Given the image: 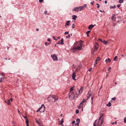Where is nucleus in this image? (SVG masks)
I'll return each instance as SVG.
<instances>
[{
    "label": "nucleus",
    "instance_id": "64",
    "mask_svg": "<svg viewBox=\"0 0 126 126\" xmlns=\"http://www.w3.org/2000/svg\"><path fill=\"white\" fill-rule=\"evenodd\" d=\"M58 43L59 44H61V43H60V41H59L58 42Z\"/></svg>",
    "mask_w": 126,
    "mask_h": 126
},
{
    "label": "nucleus",
    "instance_id": "4",
    "mask_svg": "<svg viewBox=\"0 0 126 126\" xmlns=\"http://www.w3.org/2000/svg\"><path fill=\"white\" fill-rule=\"evenodd\" d=\"M51 57L53 61L58 60V57L56 54L51 55Z\"/></svg>",
    "mask_w": 126,
    "mask_h": 126
},
{
    "label": "nucleus",
    "instance_id": "24",
    "mask_svg": "<svg viewBox=\"0 0 126 126\" xmlns=\"http://www.w3.org/2000/svg\"><path fill=\"white\" fill-rule=\"evenodd\" d=\"M51 43H47L46 42H45V44L46 46H47L51 44Z\"/></svg>",
    "mask_w": 126,
    "mask_h": 126
},
{
    "label": "nucleus",
    "instance_id": "40",
    "mask_svg": "<svg viewBox=\"0 0 126 126\" xmlns=\"http://www.w3.org/2000/svg\"><path fill=\"white\" fill-rule=\"evenodd\" d=\"M96 5H97V7L98 8H99V5L97 3L96 4Z\"/></svg>",
    "mask_w": 126,
    "mask_h": 126
},
{
    "label": "nucleus",
    "instance_id": "29",
    "mask_svg": "<svg viewBox=\"0 0 126 126\" xmlns=\"http://www.w3.org/2000/svg\"><path fill=\"white\" fill-rule=\"evenodd\" d=\"M111 19L112 20L115 21L116 19V18L114 17L113 16H112L111 18Z\"/></svg>",
    "mask_w": 126,
    "mask_h": 126
},
{
    "label": "nucleus",
    "instance_id": "42",
    "mask_svg": "<svg viewBox=\"0 0 126 126\" xmlns=\"http://www.w3.org/2000/svg\"><path fill=\"white\" fill-rule=\"evenodd\" d=\"M111 69V67H110L108 69V70L109 71V72H110V71Z\"/></svg>",
    "mask_w": 126,
    "mask_h": 126
},
{
    "label": "nucleus",
    "instance_id": "39",
    "mask_svg": "<svg viewBox=\"0 0 126 126\" xmlns=\"http://www.w3.org/2000/svg\"><path fill=\"white\" fill-rule=\"evenodd\" d=\"M63 119H62L61 120V122H60V123L61 124H62L63 122Z\"/></svg>",
    "mask_w": 126,
    "mask_h": 126
},
{
    "label": "nucleus",
    "instance_id": "28",
    "mask_svg": "<svg viewBox=\"0 0 126 126\" xmlns=\"http://www.w3.org/2000/svg\"><path fill=\"white\" fill-rule=\"evenodd\" d=\"M54 99H55V100L54 101V102H55V101H57L58 99V98L57 97H56H56H55V98H54Z\"/></svg>",
    "mask_w": 126,
    "mask_h": 126
},
{
    "label": "nucleus",
    "instance_id": "11",
    "mask_svg": "<svg viewBox=\"0 0 126 126\" xmlns=\"http://www.w3.org/2000/svg\"><path fill=\"white\" fill-rule=\"evenodd\" d=\"M75 87L74 86L70 88V91L69 92V94H70L71 93H72V94H73V93L72 91L73 90L74 88Z\"/></svg>",
    "mask_w": 126,
    "mask_h": 126
},
{
    "label": "nucleus",
    "instance_id": "18",
    "mask_svg": "<svg viewBox=\"0 0 126 126\" xmlns=\"http://www.w3.org/2000/svg\"><path fill=\"white\" fill-rule=\"evenodd\" d=\"M91 94H89L88 95H87V100H88L91 97Z\"/></svg>",
    "mask_w": 126,
    "mask_h": 126
},
{
    "label": "nucleus",
    "instance_id": "20",
    "mask_svg": "<svg viewBox=\"0 0 126 126\" xmlns=\"http://www.w3.org/2000/svg\"><path fill=\"white\" fill-rule=\"evenodd\" d=\"M115 7L116 6L115 5H114L113 6H110V9H111L115 8Z\"/></svg>",
    "mask_w": 126,
    "mask_h": 126
},
{
    "label": "nucleus",
    "instance_id": "58",
    "mask_svg": "<svg viewBox=\"0 0 126 126\" xmlns=\"http://www.w3.org/2000/svg\"><path fill=\"white\" fill-rule=\"evenodd\" d=\"M92 69V68H90V69L89 70V71L90 72L91 71Z\"/></svg>",
    "mask_w": 126,
    "mask_h": 126
},
{
    "label": "nucleus",
    "instance_id": "41",
    "mask_svg": "<svg viewBox=\"0 0 126 126\" xmlns=\"http://www.w3.org/2000/svg\"><path fill=\"white\" fill-rule=\"evenodd\" d=\"M97 60H95V62L94 63V65H95L97 64Z\"/></svg>",
    "mask_w": 126,
    "mask_h": 126
},
{
    "label": "nucleus",
    "instance_id": "54",
    "mask_svg": "<svg viewBox=\"0 0 126 126\" xmlns=\"http://www.w3.org/2000/svg\"><path fill=\"white\" fill-rule=\"evenodd\" d=\"M47 41H48L49 42L51 41L50 39V38H49L48 39H47Z\"/></svg>",
    "mask_w": 126,
    "mask_h": 126
},
{
    "label": "nucleus",
    "instance_id": "21",
    "mask_svg": "<svg viewBox=\"0 0 126 126\" xmlns=\"http://www.w3.org/2000/svg\"><path fill=\"white\" fill-rule=\"evenodd\" d=\"M90 32H91L90 31H88L87 32H86V33L87 35V36H89V33Z\"/></svg>",
    "mask_w": 126,
    "mask_h": 126
},
{
    "label": "nucleus",
    "instance_id": "48",
    "mask_svg": "<svg viewBox=\"0 0 126 126\" xmlns=\"http://www.w3.org/2000/svg\"><path fill=\"white\" fill-rule=\"evenodd\" d=\"M17 110H18V113H19V114H22L20 112V111H19V110L18 109H17Z\"/></svg>",
    "mask_w": 126,
    "mask_h": 126
},
{
    "label": "nucleus",
    "instance_id": "5",
    "mask_svg": "<svg viewBox=\"0 0 126 126\" xmlns=\"http://www.w3.org/2000/svg\"><path fill=\"white\" fill-rule=\"evenodd\" d=\"M87 5L86 4H85L84 6H79V11H81V10H83V9L86 8L87 7Z\"/></svg>",
    "mask_w": 126,
    "mask_h": 126
},
{
    "label": "nucleus",
    "instance_id": "15",
    "mask_svg": "<svg viewBox=\"0 0 126 126\" xmlns=\"http://www.w3.org/2000/svg\"><path fill=\"white\" fill-rule=\"evenodd\" d=\"M55 97V95H50L49 96H48L47 98V99L48 100H49V98L50 97H52L53 98H54Z\"/></svg>",
    "mask_w": 126,
    "mask_h": 126
},
{
    "label": "nucleus",
    "instance_id": "19",
    "mask_svg": "<svg viewBox=\"0 0 126 126\" xmlns=\"http://www.w3.org/2000/svg\"><path fill=\"white\" fill-rule=\"evenodd\" d=\"M61 44L62 45H63L64 44V43H63V39H62L61 40Z\"/></svg>",
    "mask_w": 126,
    "mask_h": 126
},
{
    "label": "nucleus",
    "instance_id": "27",
    "mask_svg": "<svg viewBox=\"0 0 126 126\" xmlns=\"http://www.w3.org/2000/svg\"><path fill=\"white\" fill-rule=\"evenodd\" d=\"M117 56H116L114 58L113 60L114 61H116L117 60Z\"/></svg>",
    "mask_w": 126,
    "mask_h": 126
},
{
    "label": "nucleus",
    "instance_id": "16",
    "mask_svg": "<svg viewBox=\"0 0 126 126\" xmlns=\"http://www.w3.org/2000/svg\"><path fill=\"white\" fill-rule=\"evenodd\" d=\"M111 60L109 58H108L107 59H106L105 60V62L107 63L108 62L110 63L111 61Z\"/></svg>",
    "mask_w": 126,
    "mask_h": 126
},
{
    "label": "nucleus",
    "instance_id": "31",
    "mask_svg": "<svg viewBox=\"0 0 126 126\" xmlns=\"http://www.w3.org/2000/svg\"><path fill=\"white\" fill-rule=\"evenodd\" d=\"M7 103L8 104V105H9V104L10 103V100H8L7 101Z\"/></svg>",
    "mask_w": 126,
    "mask_h": 126
},
{
    "label": "nucleus",
    "instance_id": "2",
    "mask_svg": "<svg viewBox=\"0 0 126 126\" xmlns=\"http://www.w3.org/2000/svg\"><path fill=\"white\" fill-rule=\"evenodd\" d=\"M82 41L81 40L79 42L80 46H77L76 47H74V49L75 50H80L81 49V47L82 46Z\"/></svg>",
    "mask_w": 126,
    "mask_h": 126
},
{
    "label": "nucleus",
    "instance_id": "17",
    "mask_svg": "<svg viewBox=\"0 0 126 126\" xmlns=\"http://www.w3.org/2000/svg\"><path fill=\"white\" fill-rule=\"evenodd\" d=\"M70 21H67L66 23H65V26L66 27V26H69L70 25Z\"/></svg>",
    "mask_w": 126,
    "mask_h": 126
},
{
    "label": "nucleus",
    "instance_id": "55",
    "mask_svg": "<svg viewBox=\"0 0 126 126\" xmlns=\"http://www.w3.org/2000/svg\"><path fill=\"white\" fill-rule=\"evenodd\" d=\"M72 124H74L75 123V121H73L72 122Z\"/></svg>",
    "mask_w": 126,
    "mask_h": 126
},
{
    "label": "nucleus",
    "instance_id": "43",
    "mask_svg": "<svg viewBox=\"0 0 126 126\" xmlns=\"http://www.w3.org/2000/svg\"><path fill=\"white\" fill-rule=\"evenodd\" d=\"M69 33V32H65L64 33V34L66 35L68 34Z\"/></svg>",
    "mask_w": 126,
    "mask_h": 126
},
{
    "label": "nucleus",
    "instance_id": "22",
    "mask_svg": "<svg viewBox=\"0 0 126 126\" xmlns=\"http://www.w3.org/2000/svg\"><path fill=\"white\" fill-rule=\"evenodd\" d=\"M80 94H81V93H80V92H78V91L76 93V95H77V96H76V97H78V96Z\"/></svg>",
    "mask_w": 126,
    "mask_h": 126
},
{
    "label": "nucleus",
    "instance_id": "51",
    "mask_svg": "<svg viewBox=\"0 0 126 126\" xmlns=\"http://www.w3.org/2000/svg\"><path fill=\"white\" fill-rule=\"evenodd\" d=\"M75 25L74 24H73L72 25V27L73 28H74L75 27Z\"/></svg>",
    "mask_w": 126,
    "mask_h": 126
},
{
    "label": "nucleus",
    "instance_id": "53",
    "mask_svg": "<svg viewBox=\"0 0 126 126\" xmlns=\"http://www.w3.org/2000/svg\"><path fill=\"white\" fill-rule=\"evenodd\" d=\"M99 40L100 42H102L103 41L100 38H99Z\"/></svg>",
    "mask_w": 126,
    "mask_h": 126
},
{
    "label": "nucleus",
    "instance_id": "32",
    "mask_svg": "<svg viewBox=\"0 0 126 126\" xmlns=\"http://www.w3.org/2000/svg\"><path fill=\"white\" fill-rule=\"evenodd\" d=\"M123 0H119V2L120 3H123Z\"/></svg>",
    "mask_w": 126,
    "mask_h": 126
},
{
    "label": "nucleus",
    "instance_id": "61",
    "mask_svg": "<svg viewBox=\"0 0 126 126\" xmlns=\"http://www.w3.org/2000/svg\"><path fill=\"white\" fill-rule=\"evenodd\" d=\"M12 123L13 124V125L15 126V122L14 121H13L12 122Z\"/></svg>",
    "mask_w": 126,
    "mask_h": 126
},
{
    "label": "nucleus",
    "instance_id": "49",
    "mask_svg": "<svg viewBox=\"0 0 126 126\" xmlns=\"http://www.w3.org/2000/svg\"><path fill=\"white\" fill-rule=\"evenodd\" d=\"M24 118H25V120H27L28 119V118H27V117L26 116H23Z\"/></svg>",
    "mask_w": 126,
    "mask_h": 126
},
{
    "label": "nucleus",
    "instance_id": "33",
    "mask_svg": "<svg viewBox=\"0 0 126 126\" xmlns=\"http://www.w3.org/2000/svg\"><path fill=\"white\" fill-rule=\"evenodd\" d=\"M102 42L105 44H106L107 43V42L106 41H104Z\"/></svg>",
    "mask_w": 126,
    "mask_h": 126
},
{
    "label": "nucleus",
    "instance_id": "38",
    "mask_svg": "<svg viewBox=\"0 0 126 126\" xmlns=\"http://www.w3.org/2000/svg\"><path fill=\"white\" fill-rule=\"evenodd\" d=\"M76 112L77 114H78L79 113V110H77L76 111Z\"/></svg>",
    "mask_w": 126,
    "mask_h": 126
},
{
    "label": "nucleus",
    "instance_id": "23",
    "mask_svg": "<svg viewBox=\"0 0 126 126\" xmlns=\"http://www.w3.org/2000/svg\"><path fill=\"white\" fill-rule=\"evenodd\" d=\"M4 80V79L2 78V77L0 78V83L2 82L3 80Z\"/></svg>",
    "mask_w": 126,
    "mask_h": 126
},
{
    "label": "nucleus",
    "instance_id": "26",
    "mask_svg": "<svg viewBox=\"0 0 126 126\" xmlns=\"http://www.w3.org/2000/svg\"><path fill=\"white\" fill-rule=\"evenodd\" d=\"M76 121L77 123H79L80 121V119H77L76 120Z\"/></svg>",
    "mask_w": 126,
    "mask_h": 126
},
{
    "label": "nucleus",
    "instance_id": "47",
    "mask_svg": "<svg viewBox=\"0 0 126 126\" xmlns=\"http://www.w3.org/2000/svg\"><path fill=\"white\" fill-rule=\"evenodd\" d=\"M35 120H36V121L37 122V123L38 124H39L40 122H38V120L37 119H36Z\"/></svg>",
    "mask_w": 126,
    "mask_h": 126
},
{
    "label": "nucleus",
    "instance_id": "1",
    "mask_svg": "<svg viewBox=\"0 0 126 126\" xmlns=\"http://www.w3.org/2000/svg\"><path fill=\"white\" fill-rule=\"evenodd\" d=\"M104 114L101 115L98 119L96 120L94 123V126H101L103 122L104 118L103 116Z\"/></svg>",
    "mask_w": 126,
    "mask_h": 126
},
{
    "label": "nucleus",
    "instance_id": "62",
    "mask_svg": "<svg viewBox=\"0 0 126 126\" xmlns=\"http://www.w3.org/2000/svg\"><path fill=\"white\" fill-rule=\"evenodd\" d=\"M10 100H11V101H12L13 100V98H11L10 99H9Z\"/></svg>",
    "mask_w": 126,
    "mask_h": 126
},
{
    "label": "nucleus",
    "instance_id": "57",
    "mask_svg": "<svg viewBox=\"0 0 126 126\" xmlns=\"http://www.w3.org/2000/svg\"><path fill=\"white\" fill-rule=\"evenodd\" d=\"M79 123H77L75 124V125H77L78 126H79Z\"/></svg>",
    "mask_w": 126,
    "mask_h": 126
},
{
    "label": "nucleus",
    "instance_id": "52",
    "mask_svg": "<svg viewBox=\"0 0 126 126\" xmlns=\"http://www.w3.org/2000/svg\"><path fill=\"white\" fill-rule=\"evenodd\" d=\"M93 97H91V100H92V102H91V104H93Z\"/></svg>",
    "mask_w": 126,
    "mask_h": 126
},
{
    "label": "nucleus",
    "instance_id": "30",
    "mask_svg": "<svg viewBox=\"0 0 126 126\" xmlns=\"http://www.w3.org/2000/svg\"><path fill=\"white\" fill-rule=\"evenodd\" d=\"M70 37V35L69 34L67 36H66V38H69Z\"/></svg>",
    "mask_w": 126,
    "mask_h": 126
},
{
    "label": "nucleus",
    "instance_id": "36",
    "mask_svg": "<svg viewBox=\"0 0 126 126\" xmlns=\"http://www.w3.org/2000/svg\"><path fill=\"white\" fill-rule=\"evenodd\" d=\"M40 124H38L40 126H44L43 124L41 123H39Z\"/></svg>",
    "mask_w": 126,
    "mask_h": 126
},
{
    "label": "nucleus",
    "instance_id": "34",
    "mask_svg": "<svg viewBox=\"0 0 126 126\" xmlns=\"http://www.w3.org/2000/svg\"><path fill=\"white\" fill-rule=\"evenodd\" d=\"M117 123V122L116 121H115L114 122L112 123H111V124L112 125H113V124H116Z\"/></svg>",
    "mask_w": 126,
    "mask_h": 126
},
{
    "label": "nucleus",
    "instance_id": "56",
    "mask_svg": "<svg viewBox=\"0 0 126 126\" xmlns=\"http://www.w3.org/2000/svg\"><path fill=\"white\" fill-rule=\"evenodd\" d=\"M43 1V0H39V2L40 3H41Z\"/></svg>",
    "mask_w": 126,
    "mask_h": 126
},
{
    "label": "nucleus",
    "instance_id": "10",
    "mask_svg": "<svg viewBox=\"0 0 126 126\" xmlns=\"http://www.w3.org/2000/svg\"><path fill=\"white\" fill-rule=\"evenodd\" d=\"M87 100L84 99L80 103V106L81 107H82L83 105V103L85 102H86Z\"/></svg>",
    "mask_w": 126,
    "mask_h": 126
},
{
    "label": "nucleus",
    "instance_id": "7",
    "mask_svg": "<svg viewBox=\"0 0 126 126\" xmlns=\"http://www.w3.org/2000/svg\"><path fill=\"white\" fill-rule=\"evenodd\" d=\"M76 76V73L74 72L73 73L72 75V79L75 81L76 80V79H75V77Z\"/></svg>",
    "mask_w": 126,
    "mask_h": 126
},
{
    "label": "nucleus",
    "instance_id": "9",
    "mask_svg": "<svg viewBox=\"0 0 126 126\" xmlns=\"http://www.w3.org/2000/svg\"><path fill=\"white\" fill-rule=\"evenodd\" d=\"M94 51H96L98 49V45L97 44H95L94 45Z\"/></svg>",
    "mask_w": 126,
    "mask_h": 126
},
{
    "label": "nucleus",
    "instance_id": "50",
    "mask_svg": "<svg viewBox=\"0 0 126 126\" xmlns=\"http://www.w3.org/2000/svg\"><path fill=\"white\" fill-rule=\"evenodd\" d=\"M52 38L56 41H57V39L55 38V37L54 36H53L52 37Z\"/></svg>",
    "mask_w": 126,
    "mask_h": 126
},
{
    "label": "nucleus",
    "instance_id": "37",
    "mask_svg": "<svg viewBox=\"0 0 126 126\" xmlns=\"http://www.w3.org/2000/svg\"><path fill=\"white\" fill-rule=\"evenodd\" d=\"M124 122L126 123V117H125L124 118Z\"/></svg>",
    "mask_w": 126,
    "mask_h": 126
},
{
    "label": "nucleus",
    "instance_id": "59",
    "mask_svg": "<svg viewBox=\"0 0 126 126\" xmlns=\"http://www.w3.org/2000/svg\"><path fill=\"white\" fill-rule=\"evenodd\" d=\"M120 5H117V7L119 8L120 7Z\"/></svg>",
    "mask_w": 126,
    "mask_h": 126
},
{
    "label": "nucleus",
    "instance_id": "6",
    "mask_svg": "<svg viewBox=\"0 0 126 126\" xmlns=\"http://www.w3.org/2000/svg\"><path fill=\"white\" fill-rule=\"evenodd\" d=\"M69 98L71 99H74L75 98V96L74 94V93L72 94L71 93L70 94H69Z\"/></svg>",
    "mask_w": 126,
    "mask_h": 126
},
{
    "label": "nucleus",
    "instance_id": "13",
    "mask_svg": "<svg viewBox=\"0 0 126 126\" xmlns=\"http://www.w3.org/2000/svg\"><path fill=\"white\" fill-rule=\"evenodd\" d=\"M72 19L74 20H75L76 19L77 17V16L75 15H73L72 16Z\"/></svg>",
    "mask_w": 126,
    "mask_h": 126
},
{
    "label": "nucleus",
    "instance_id": "12",
    "mask_svg": "<svg viewBox=\"0 0 126 126\" xmlns=\"http://www.w3.org/2000/svg\"><path fill=\"white\" fill-rule=\"evenodd\" d=\"M95 25H96L95 24L94 25H93L92 24L90 25L88 27L89 29V30H91L92 28H93Z\"/></svg>",
    "mask_w": 126,
    "mask_h": 126
},
{
    "label": "nucleus",
    "instance_id": "45",
    "mask_svg": "<svg viewBox=\"0 0 126 126\" xmlns=\"http://www.w3.org/2000/svg\"><path fill=\"white\" fill-rule=\"evenodd\" d=\"M47 11H45V12H44V14H45V15H48V14H47Z\"/></svg>",
    "mask_w": 126,
    "mask_h": 126
},
{
    "label": "nucleus",
    "instance_id": "35",
    "mask_svg": "<svg viewBox=\"0 0 126 126\" xmlns=\"http://www.w3.org/2000/svg\"><path fill=\"white\" fill-rule=\"evenodd\" d=\"M100 57H98L97 58L96 60L97 61H99L100 60Z\"/></svg>",
    "mask_w": 126,
    "mask_h": 126
},
{
    "label": "nucleus",
    "instance_id": "25",
    "mask_svg": "<svg viewBox=\"0 0 126 126\" xmlns=\"http://www.w3.org/2000/svg\"><path fill=\"white\" fill-rule=\"evenodd\" d=\"M107 105L109 107H110L111 106V103L110 102H109L108 104H107Z\"/></svg>",
    "mask_w": 126,
    "mask_h": 126
},
{
    "label": "nucleus",
    "instance_id": "3",
    "mask_svg": "<svg viewBox=\"0 0 126 126\" xmlns=\"http://www.w3.org/2000/svg\"><path fill=\"white\" fill-rule=\"evenodd\" d=\"M41 109H42V110L40 111V112H43L45 110V107L43 104L42 105L41 107L38 109L37 110V112H38Z\"/></svg>",
    "mask_w": 126,
    "mask_h": 126
},
{
    "label": "nucleus",
    "instance_id": "63",
    "mask_svg": "<svg viewBox=\"0 0 126 126\" xmlns=\"http://www.w3.org/2000/svg\"><path fill=\"white\" fill-rule=\"evenodd\" d=\"M117 17L118 19H119V18H120L121 17L120 16H118Z\"/></svg>",
    "mask_w": 126,
    "mask_h": 126
},
{
    "label": "nucleus",
    "instance_id": "60",
    "mask_svg": "<svg viewBox=\"0 0 126 126\" xmlns=\"http://www.w3.org/2000/svg\"><path fill=\"white\" fill-rule=\"evenodd\" d=\"M1 76H4V74L3 73H1Z\"/></svg>",
    "mask_w": 126,
    "mask_h": 126
},
{
    "label": "nucleus",
    "instance_id": "44",
    "mask_svg": "<svg viewBox=\"0 0 126 126\" xmlns=\"http://www.w3.org/2000/svg\"><path fill=\"white\" fill-rule=\"evenodd\" d=\"M116 99V97H114L112 98L111 99L113 100H115Z\"/></svg>",
    "mask_w": 126,
    "mask_h": 126
},
{
    "label": "nucleus",
    "instance_id": "14",
    "mask_svg": "<svg viewBox=\"0 0 126 126\" xmlns=\"http://www.w3.org/2000/svg\"><path fill=\"white\" fill-rule=\"evenodd\" d=\"M83 89V87H82L79 90L78 92H80V93L81 94L82 92Z\"/></svg>",
    "mask_w": 126,
    "mask_h": 126
},
{
    "label": "nucleus",
    "instance_id": "8",
    "mask_svg": "<svg viewBox=\"0 0 126 126\" xmlns=\"http://www.w3.org/2000/svg\"><path fill=\"white\" fill-rule=\"evenodd\" d=\"M79 7H74L72 10L73 11H74L76 12H78L79 11Z\"/></svg>",
    "mask_w": 126,
    "mask_h": 126
},
{
    "label": "nucleus",
    "instance_id": "46",
    "mask_svg": "<svg viewBox=\"0 0 126 126\" xmlns=\"http://www.w3.org/2000/svg\"><path fill=\"white\" fill-rule=\"evenodd\" d=\"M26 124H28L29 121L28 119L26 120Z\"/></svg>",
    "mask_w": 126,
    "mask_h": 126
}]
</instances>
